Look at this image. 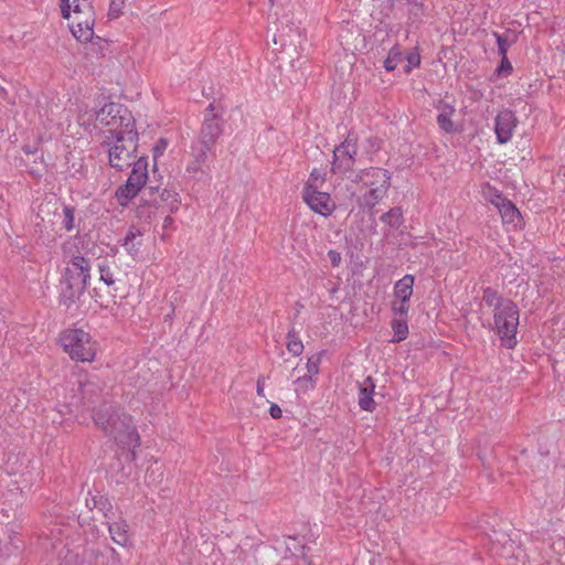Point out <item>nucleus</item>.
<instances>
[{"label": "nucleus", "instance_id": "obj_52", "mask_svg": "<svg viewBox=\"0 0 565 565\" xmlns=\"http://www.w3.org/2000/svg\"><path fill=\"white\" fill-rule=\"evenodd\" d=\"M271 3L274 2V0H269Z\"/></svg>", "mask_w": 565, "mask_h": 565}, {"label": "nucleus", "instance_id": "obj_38", "mask_svg": "<svg viewBox=\"0 0 565 565\" xmlns=\"http://www.w3.org/2000/svg\"><path fill=\"white\" fill-rule=\"evenodd\" d=\"M73 3H74L73 11L76 14V17H79V14L84 13L85 10H87L88 12L92 11V6L88 2V0H73Z\"/></svg>", "mask_w": 565, "mask_h": 565}, {"label": "nucleus", "instance_id": "obj_35", "mask_svg": "<svg viewBox=\"0 0 565 565\" xmlns=\"http://www.w3.org/2000/svg\"><path fill=\"white\" fill-rule=\"evenodd\" d=\"M405 58L407 61V66L405 67L406 74H409L414 67H418L420 65V54L417 47L409 52Z\"/></svg>", "mask_w": 565, "mask_h": 565}, {"label": "nucleus", "instance_id": "obj_9", "mask_svg": "<svg viewBox=\"0 0 565 565\" xmlns=\"http://www.w3.org/2000/svg\"><path fill=\"white\" fill-rule=\"evenodd\" d=\"M140 202L142 206L156 209L167 206L170 213H175L180 206V195L174 190L161 188V184L150 181V184L142 192Z\"/></svg>", "mask_w": 565, "mask_h": 565}, {"label": "nucleus", "instance_id": "obj_45", "mask_svg": "<svg viewBox=\"0 0 565 565\" xmlns=\"http://www.w3.org/2000/svg\"><path fill=\"white\" fill-rule=\"evenodd\" d=\"M490 201L498 209L500 206L501 201H509V200L507 198H504L500 191L495 190Z\"/></svg>", "mask_w": 565, "mask_h": 565}, {"label": "nucleus", "instance_id": "obj_18", "mask_svg": "<svg viewBox=\"0 0 565 565\" xmlns=\"http://www.w3.org/2000/svg\"><path fill=\"white\" fill-rule=\"evenodd\" d=\"M77 20L74 21L71 25V31L73 35L83 43L89 42L93 39L94 35V20L90 19V17H87L86 19L82 20L79 17H75Z\"/></svg>", "mask_w": 565, "mask_h": 565}, {"label": "nucleus", "instance_id": "obj_16", "mask_svg": "<svg viewBox=\"0 0 565 565\" xmlns=\"http://www.w3.org/2000/svg\"><path fill=\"white\" fill-rule=\"evenodd\" d=\"M103 383L96 377H89L79 382V394L83 398V404L89 406L94 404L103 392Z\"/></svg>", "mask_w": 565, "mask_h": 565}, {"label": "nucleus", "instance_id": "obj_22", "mask_svg": "<svg viewBox=\"0 0 565 565\" xmlns=\"http://www.w3.org/2000/svg\"><path fill=\"white\" fill-rule=\"evenodd\" d=\"M108 531L111 540L121 546H126L129 541L128 525L126 522H113L108 524Z\"/></svg>", "mask_w": 565, "mask_h": 565}, {"label": "nucleus", "instance_id": "obj_7", "mask_svg": "<svg viewBox=\"0 0 565 565\" xmlns=\"http://www.w3.org/2000/svg\"><path fill=\"white\" fill-rule=\"evenodd\" d=\"M90 117L102 126L111 127L110 129H129L136 126L131 111L125 105L115 102L106 103Z\"/></svg>", "mask_w": 565, "mask_h": 565}, {"label": "nucleus", "instance_id": "obj_17", "mask_svg": "<svg viewBox=\"0 0 565 565\" xmlns=\"http://www.w3.org/2000/svg\"><path fill=\"white\" fill-rule=\"evenodd\" d=\"M498 211L501 215L503 224L510 225L512 228H521L523 218L514 203L509 201H501Z\"/></svg>", "mask_w": 565, "mask_h": 565}, {"label": "nucleus", "instance_id": "obj_20", "mask_svg": "<svg viewBox=\"0 0 565 565\" xmlns=\"http://www.w3.org/2000/svg\"><path fill=\"white\" fill-rule=\"evenodd\" d=\"M143 233L136 226L131 225L126 235L124 236L121 241V245L125 247V249L129 254L138 253L140 246H141V236Z\"/></svg>", "mask_w": 565, "mask_h": 565}, {"label": "nucleus", "instance_id": "obj_23", "mask_svg": "<svg viewBox=\"0 0 565 565\" xmlns=\"http://www.w3.org/2000/svg\"><path fill=\"white\" fill-rule=\"evenodd\" d=\"M390 188H372L362 195L361 203L363 206L373 209L380 201L386 196Z\"/></svg>", "mask_w": 565, "mask_h": 565}, {"label": "nucleus", "instance_id": "obj_12", "mask_svg": "<svg viewBox=\"0 0 565 565\" xmlns=\"http://www.w3.org/2000/svg\"><path fill=\"white\" fill-rule=\"evenodd\" d=\"M303 202L315 213L328 217L335 210V203L328 192L320 190L302 191L301 192Z\"/></svg>", "mask_w": 565, "mask_h": 565}, {"label": "nucleus", "instance_id": "obj_48", "mask_svg": "<svg viewBox=\"0 0 565 565\" xmlns=\"http://www.w3.org/2000/svg\"><path fill=\"white\" fill-rule=\"evenodd\" d=\"M264 381H265V377L259 376L257 380V387H256L257 394L262 397L265 395L264 394Z\"/></svg>", "mask_w": 565, "mask_h": 565}, {"label": "nucleus", "instance_id": "obj_27", "mask_svg": "<svg viewBox=\"0 0 565 565\" xmlns=\"http://www.w3.org/2000/svg\"><path fill=\"white\" fill-rule=\"evenodd\" d=\"M326 183V173L315 168L308 180L305 182L302 191L320 190Z\"/></svg>", "mask_w": 565, "mask_h": 565}, {"label": "nucleus", "instance_id": "obj_40", "mask_svg": "<svg viewBox=\"0 0 565 565\" xmlns=\"http://www.w3.org/2000/svg\"><path fill=\"white\" fill-rule=\"evenodd\" d=\"M167 147H168V142H167V140L164 138H160L157 141V143L153 147V158H154V160L164 152Z\"/></svg>", "mask_w": 565, "mask_h": 565}, {"label": "nucleus", "instance_id": "obj_44", "mask_svg": "<svg viewBox=\"0 0 565 565\" xmlns=\"http://www.w3.org/2000/svg\"><path fill=\"white\" fill-rule=\"evenodd\" d=\"M60 7H61L62 17L64 19H70V17H71L70 0H61Z\"/></svg>", "mask_w": 565, "mask_h": 565}, {"label": "nucleus", "instance_id": "obj_4", "mask_svg": "<svg viewBox=\"0 0 565 565\" xmlns=\"http://www.w3.org/2000/svg\"><path fill=\"white\" fill-rule=\"evenodd\" d=\"M104 143L108 146V162L111 168L122 171L134 162L138 148L136 126L129 129H109Z\"/></svg>", "mask_w": 565, "mask_h": 565}, {"label": "nucleus", "instance_id": "obj_50", "mask_svg": "<svg viewBox=\"0 0 565 565\" xmlns=\"http://www.w3.org/2000/svg\"><path fill=\"white\" fill-rule=\"evenodd\" d=\"M8 90L0 84V98L7 99L8 98Z\"/></svg>", "mask_w": 565, "mask_h": 565}, {"label": "nucleus", "instance_id": "obj_42", "mask_svg": "<svg viewBox=\"0 0 565 565\" xmlns=\"http://www.w3.org/2000/svg\"><path fill=\"white\" fill-rule=\"evenodd\" d=\"M328 258L333 267H338L341 263V254L335 249H330L328 252Z\"/></svg>", "mask_w": 565, "mask_h": 565}, {"label": "nucleus", "instance_id": "obj_11", "mask_svg": "<svg viewBox=\"0 0 565 565\" xmlns=\"http://www.w3.org/2000/svg\"><path fill=\"white\" fill-rule=\"evenodd\" d=\"M351 181L353 183H362L366 188H390L391 185V173L382 168L371 167L362 169L356 172Z\"/></svg>", "mask_w": 565, "mask_h": 565}, {"label": "nucleus", "instance_id": "obj_46", "mask_svg": "<svg viewBox=\"0 0 565 565\" xmlns=\"http://www.w3.org/2000/svg\"><path fill=\"white\" fill-rule=\"evenodd\" d=\"M269 414L274 419H278L281 417L282 412H281V408L277 404H271L269 407Z\"/></svg>", "mask_w": 565, "mask_h": 565}, {"label": "nucleus", "instance_id": "obj_25", "mask_svg": "<svg viewBox=\"0 0 565 565\" xmlns=\"http://www.w3.org/2000/svg\"><path fill=\"white\" fill-rule=\"evenodd\" d=\"M498 45L499 55L508 54L509 47L515 42V36L511 30H507L504 33L492 32Z\"/></svg>", "mask_w": 565, "mask_h": 565}, {"label": "nucleus", "instance_id": "obj_39", "mask_svg": "<svg viewBox=\"0 0 565 565\" xmlns=\"http://www.w3.org/2000/svg\"><path fill=\"white\" fill-rule=\"evenodd\" d=\"M513 67L511 62L508 58V54L501 55V62L500 65L497 68V72L499 74L509 75L511 74Z\"/></svg>", "mask_w": 565, "mask_h": 565}, {"label": "nucleus", "instance_id": "obj_6", "mask_svg": "<svg viewBox=\"0 0 565 565\" xmlns=\"http://www.w3.org/2000/svg\"><path fill=\"white\" fill-rule=\"evenodd\" d=\"M132 170L127 181L119 185L116 190L115 196L121 206H127L128 203L138 195L143 186L147 185L149 180L148 175V158L140 157L132 163Z\"/></svg>", "mask_w": 565, "mask_h": 565}, {"label": "nucleus", "instance_id": "obj_28", "mask_svg": "<svg viewBox=\"0 0 565 565\" xmlns=\"http://www.w3.org/2000/svg\"><path fill=\"white\" fill-rule=\"evenodd\" d=\"M403 61V51L398 44H395L387 53V56L384 61V68L387 72L394 71L398 63Z\"/></svg>", "mask_w": 565, "mask_h": 565}, {"label": "nucleus", "instance_id": "obj_29", "mask_svg": "<svg viewBox=\"0 0 565 565\" xmlns=\"http://www.w3.org/2000/svg\"><path fill=\"white\" fill-rule=\"evenodd\" d=\"M391 327L394 331V338L392 342H401L408 335V324L406 318H394Z\"/></svg>", "mask_w": 565, "mask_h": 565}, {"label": "nucleus", "instance_id": "obj_15", "mask_svg": "<svg viewBox=\"0 0 565 565\" xmlns=\"http://www.w3.org/2000/svg\"><path fill=\"white\" fill-rule=\"evenodd\" d=\"M358 404L362 411L374 412L376 408V402L374 401L375 384L371 376L364 379L358 384Z\"/></svg>", "mask_w": 565, "mask_h": 565}, {"label": "nucleus", "instance_id": "obj_2", "mask_svg": "<svg viewBox=\"0 0 565 565\" xmlns=\"http://www.w3.org/2000/svg\"><path fill=\"white\" fill-rule=\"evenodd\" d=\"M93 419L96 426L119 446L132 448L131 456L136 457L135 449L139 446L140 438L130 415L111 404H103Z\"/></svg>", "mask_w": 565, "mask_h": 565}, {"label": "nucleus", "instance_id": "obj_33", "mask_svg": "<svg viewBox=\"0 0 565 565\" xmlns=\"http://www.w3.org/2000/svg\"><path fill=\"white\" fill-rule=\"evenodd\" d=\"M391 307L394 318H407L409 300L394 299Z\"/></svg>", "mask_w": 565, "mask_h": 565}, {"label": "nucleus", "instance_id": "obj_31", "mask_svg": "<svg viewBox=\"0 0 565 565\" xmlns=\"http://www.w3.org/2000/svg\"><path fill=\"white\" fill-rule=\"evenodd\" d=\"M287 540L289 542H286V551L289 552L291 556L306 558V545L296 536H288Z\"/></svg>", "mask_w": 565, "mask_h": 565}, {"label": "nucleus", "instance_id": "obj_10", "mask_svg": "<svg viewBox=\"0 0 565 565\" xmlns=\"http://www.w3.org/2000/svg\"><path fill=\"white\" fill-rule=\"evenodd\" d=\"M214 103L209 104L205 109L204 120L201 126L200 135L196 140L203 143L215 146L217 139L223 134V121L220 115L214 113Z\"/></svg>", "mask_w": 565, "mask_h": 565}, {"label": "nucleus", "instance_id": "obj_43", "mask_svg": "<svg viewBox=\"0 0 565 565\" xmlns=\"http://www.w3.org/2000/svg\"><path fill=\"white\" fill-rule=\"evenodd\" d=\"M202 167H203V164L201 162H196V160H194L192 158V160L186 166V172L191 173V174H195V173L202 171Z\"/></svg>", "mask_w": 565, "mask_h": 565}, {"label": "nucleus", "instance_id": "obj_47", "mask_svg": "<svg viewBox=\"0 0 565 565\" xmlns=\"http://www.w3.org/2000/svg\"><path fill=\"white\" fill-rule=\"evenodd\" d=\"M495 535H497L495 540H492V539H491V542H492V544H493V545H494V543H495V542H498V543H502V544H503V546H505V544H507L508 542H510V541H511V540H509V539L507 537V535H505V534H499V533H495Z\"/></svg>", "mask_w": 565, "mask_h": 565}, {"label": "nucleus", "instance_id": "obj_3", "mask_svg": "<svg viewBox=\"0 0 565 565\" xmlns=\"http://www.w3.org/2000/svg\"><path fill=\"white\" fill-rule=\"evenodd\" d=\"M90 258L74 254L66 263L61 279L60 303L71 308L89 286Z\"/></svg>", "mask_w": 565, "mask_h": 565}, {"label": "nucleus", "instance_id": "obj_26", "mask_svg": "<svg viewBox=\"0 0 565 565\" xmlns=\"http://www.w3.org/2000/svg\"><path fill=\"white\" fill-rule=\"evenodd\" d=\"M380 220L392 228H398L403 223V211L399 206H395L382 214Z\"/></svg>", "mask_w": 565, "mask_h": 565}, {"label": "nucleus", "instance_id": "obj_37", "mask_svg": "<svg viewBox=\"0 0 565 565\" xmlns=\"http://www.w3.org/2000/svg\"><path fill=\"white\" fill-rule=\"evenodd\" d=\"M286 347L289 353L294 356H299L303 352V344L301 340H290L286 342Z\"/></svg>", "mask_w": 565, "mask_h": 565}, {"label": "nucleus", "instance_id": "obj_13", "mask_svg": "<svg viewBox=\"0 0 565 565\" xmlns=\"http://www.w3.org/2000/svg\"><path fill=\"white\" fill-rule=\"evenodd\" d=\"M518 118L511 109H503L494 118V132L498 143H508L518 126Z\"/></svg>", "mask_w": 565, "mask_h": 565}, {"label": "nucleus", "instance_id": "obj_21", "mask_svg": "<svg viewBox=\"0 0 565 565\" xmlns=\"http://www.w3.org/2000/svg\"><path fill=\"white\" fill-rule=\"evenodd\" d=\"M413 286H414V276L412 275H405L403 278L397 280L394 285V298L395 299H403L411 300V297L413 295Z\"/></svg>", "mask_w": 565, "mask_h": 565}, {"label": "nucleus", "instance_id": "obj_5", "mask_svg": "<svg viewBox=\"0 0 565 565\" xmlns=\"http://www.w3.org/2000/svg\"><path fill=\"white\" fill-rule=\"evenodd\" d=\"M61 345L74 361L92 362L96 355V344L88 332L82 329H67L61 333Z\"/></svg>", "mask_w": 565, "mask_h": 565}, {"label": "nucleus", "instance_id": "obj_14", "mask_svg": "<svg viewBox=\"0 0 565 565\" xmlns=\"http://www.w3.org/2000/svg\"><path fill=\"white\" fill-rule=\"evenodd\" d=\"M391 8L396 13L407 15L409 23L414 24L422 21L427 13V0H388Z\"/></svg>", "mask_w": 565, "mask_h": 565}, {"label": "nucleus", "instance_id": "obj_24", "mask_svg": "<svg viewBox=\"0 0 565 565\" xmlns=\"http://www.w3.org/2000/svg\"><path fill=\"white\" fill-rule=\"evenodd\" d=\"M215 146L210 143H203L202 141L195 140L191 145V154L196 162L204 164L207 161L209 154L212 152Z\"/></svg>", "mask_w": 565, "mask_h": 565}, {"label": "nucleus", "instance_id": "obj_34", "mask_svg": "<svg viewBox=\"0 0 565 565\" xmlns=\"http://www.w3.org/2000/svg\"><path fill=\"white\" fill-rule=\"evenodd\" d=\"M63 227L70 232L74 228L75 209L71 205H64L63 207Z\"/></svg>", "mask_w": 565, "mask_h": 565}, {"label": "nucleus", "instance_id": "obj_36", "mask_svg": "<svg viewBox=\"0 0 565 565\" xmlns=\"http://www.w3.org/2000/svg\"><path fill=\"white\" fill-rule=\"evenodd\" d=\"M126 0H110L108 17L110 19H117L121 15Z\"/></svg>", "mask_w": 565, "mask_h": 565}, {"label": "nucleus", "instance_id": "obj_1", "mask_svg": "<svg viewBox=\"0 0 565 565\" xmlns=\"http://www.w3.org/2000/svg\"><path fill=\"white\" fill-rule=\"evenodd\" d=\"M482 302L491 309L492 316V319L482 322V327L495 332L502 347L514 349L518 344L516 334L520 323L518 305L492 287L482 289Z\"/></svg>", "mask_w": 565, "mask_h": 565}, {"label": "nucleus", "instance_id": "obj_19", "mask_svg": "<svg viewBox=\"0 0 565 565\" xmlns=\"http://www.w3.org/2000/svg\"><path fill=\"white\" fill-rule=\"evenodd\" d=\"M438 115H437V124L438 127L446 134H451L455 131V126L452 121V116L456 111L455 107L440 102L437 106Z\"/></svg>", "mask_w": 565, "mask_h": 565}, {"label": "nucleus", "instance_id": "obj_32", "mask_svg": "<svg viewBox=\"0 0 565 565\" xmlns=\"http://www.w3.org/2000/svg\"><path fill=\"white\" fill-rule=\"evenodd\" d=\"M98 270L100 281L105 282L107 286L114 285V274L107 260H103L98 264Z\"/></svg>", "mask_w": 565, "mask_h": 565}, {"label": "nucleus", "instance_id": "obj_8", "mask_svg": "<svg viewBox=\"0 0 565 565\" xmlns=\"http://www.w3.org/2000/svg\"><path fill=\"white\" fill-rule=\"evenodd\" d=\"M358 157V136L350 131L347 138L333 149L331 172L347 175L353 171Z\"/></svg>", "mask_w": 565, "mask_h": 565}, {"label": "nucleus", "instance_id": "obj_41", "mask_svg": "<svg viewBox=\"0 0 565 565\" xmlns=\"http://www.w3.org/2000/svg\"><path fill=\"white\" fill-rule=\"evenodd\" d=\"M173 225H174V220L170 216V215H167L163 220V224H162V233H161V238L162 239H166L167 237V232L168 231H171L173 230Z\"/></svg>", "mask_w": 565, "mask_h": 565}, {"label": "nucleus", "instance_id": "obj_30", "mask_svg": "<svg viewBox=\"0 0 565 565\" xmlns=\"http://www.w3.org/2000/svg\"><path fill=\"white\" fill-rule=\"evenodd\" d=\"M320 362H321V355L320 354L313 355V356L309 358L308 361H307V365H306L308 374L303 375V376H299L296 380V383H299V382H302V381H307V380L312 381V376L317 375L319 373Z\"/></svg>", "mask_w": 565, "mask_h": 565}, {"label": "nucleus", "instance_id": "obj_49", "mask_svg": "<svg viewBox=\"0 0 565 565\" xmlns=\"http://www.w3.org/2000/svg\"><path fill=\"white\" fill-rule=\"evenodd\" d=\"M290 340H300V338L298 337V332L296 331L294 326L287 332V341Z\"/></svg>", "mask_w": 565, "mask_h": 565}, {"label": "nucleus", "instance_id": "obj_51", "mask_svg": "<svg viewBox=\"0 0 565 565\" xmlns=\"http://www.w3.org/2000/svg\"><path fill=\"white\" fill-rule=\"evenodd\" d=\"M156 172H157V168H156V166H154V167H153V175L156 174Z\"/></svg>", "mask_w": 565, "mask_h": 565}]
</instances>
